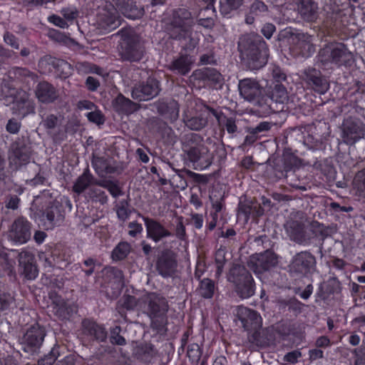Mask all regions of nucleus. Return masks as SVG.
<instances>
[{"label":"nucleus","instance_id":"39","mask_svg":"<svg viewBox=\"0 0 365 365\" xmlns=\"http://www.w3.org/2000/svg\"><path fill=\"white\" fill-rule=\"evenodd\" d=\"M48 269L43 274L41 281L43 286L50 288V292H56V289H60L63 287V281L62 277L58 274L51 273V269Z\"/></svg>","mask_w":365,"mask_h":365},{"label":"nucleus","instance_id":"21","mask_svg":"<svg viewBox=\"0 0 365 365\" xmlns=\"http://www.w3.org/2000/svg\"><path fill=\"white\" fill-rule=\"evenodd\" d=\"M97 24L99 29L105 33L110 32L117 29L121 24L120 16L116 9H104L97 16Z\"/></svg>","mask_w":365,"mask_h":365},{"label":"nucleus","instance_id":"62","mask_svg":"<svg viewBox=\"0 0 365 365\" xmlns=\"http://www.w3.org/2000/svg\"><path fill=\"white\" fill-rule=\"evenodd\" d=\"M48 21L61 29H66L69 26L64 18H62L56 14H52L51 16H48Z\"/></svg>","mask_w":365,"mask_h":365},{"label":"nucleus","instance_id":"51","mask_svg":"<svg viewBox=\"0 0 365 365\" xmlns=\"http://www.w3.org/2000/svg\"><path fill=\"white\" fill-rule=\"evenodd\" d=\"M215 262L216 265L215 274L220 277L224 269L225 264L227 262L225 258V252L223 250H218L215 252Z\"/></svg>","mask_w":365,"mask_h":365},{"label":"nucleus","instance_id":"13","mask_svg":"<svg viewBox=\"0 0 365 365\" xmlns=\"http://www.w3.org/2000/svg\"><path fill=\"white\" fill-rule=\"evenodd\" d=\"M121 49L123 59L130 62H140L145 55V47L133 36H128L123 38Z\"/></svg>","mask_w":365,"mask_h":365},{"label":"nucleus","instance_id":"64","mask_svg":"<svg viewBox=\"0 0 365 365\" xmlns=\"http://www.w3.org/2000/svg\"><path fill=\"white\" fill-rule=\"evenodd\" d=\"M351 353L355 356L354 365H365V353L362 349H354Z\"/></svg>","mask_w":365,"mask_h":365},{"label":"nucleus","instance_id":"11","mask_svg":"<svg viewBox=\"0 0 365 365\" xmlns=\"http://www.w3.org/2000/svg\"><path fill=\"white\" fill-rule=\"evenodd\" d=\"M365 137V124L359 118L349 116L341 125V138L348 145H354Z\"/></svg>","mask_w":365,"mask_h":365},{"label":"nucleus","instance_id":"26","mask_svg":"<svg viewBox=\"0 0 365 365\" xmlns=\"http://www.w3.org/2000/svg\"><path fill=\"white\" fill-rule=\"evenodd\" d=\"M147 237L155 242H158L163 238L171 236V232L160 222L148 217H143Z\"/></svg>","mask_w":365,"mask_h":365},{"label":"nucleus","instance_id":"41","mask_svg":"<svg viewBox=\"0 0 365 365\" xmlns=\"http://www.w3.org/2000/svg\"><path fill=\"white\" fill-rule=\"evenodd\" d=\"M217 287L215 282L209 278H204L200 281L197 287L199 295L206 299H212Z\"/></svg>","mask_w":365,"mask_h":365},{"label":"nucleus","instance_id":"18","mask_svg":"<svg viewBox=\"0 0 365 365\" xmlns=\"http://www.w3.org/2000/svg\"><path fill=\"white\" fill-rule=\"evenodd\" d=\"M160 92V82L153 78H148L145 82L140 83L132 91L133 98L138 101L152 99Z\"/></svg>","mask_w":365,"mask_h":365},{"label":"nucleus","instance_id":"32","mask_svg":"<svg viewBox=\"0 0 365 365\" xmlns=\"http://www.w3.org/2000/svg\"><path fill=\"white\" fill-rule=\"evenodd\" d=\"M141 302L140 297L136 298L135 296L124 294L117 303V310L119 314L126 318V311L140 310Z\"/></svg>","mask_w":365,"mask_h":365},{"label":"nucleus","instance_id":"19","mask_svg":"<svg viewBox=\"0 0 365 365\" xmlns=\"http://www.w3.org/2000/svg\"><path fill=\"white\" fill-rule=\"evenodd\" d=\"M237 317L245 330L247 331H254L257 334L262 327V317L255 310L240 307L237 309Z\"/></svg>","mask_w":365,"mask_h":365},{"label":"nucleus","instance_id":"60","mask_svg":"<svg viewBox=\"0 0 365 365\" xmlns=\"http://www.w3.org/2000/svg\"><path fill=\"white\" fill-rule=\"evenodd\" d=\"M187 159L193 164L197 163L201 158V151L197 146L190 147L185 150Z\"/></svg>","mask_w":365,"mask_h":365},{"label":"nucleus","instance_id":"48","mask_svg":"<svg viewBox=\"0 0 365 365\" xmlns=\"http://www.w3.org/2000/svg\"><path fill=\"white\" fill-rule=\"evenodd\" d=\"M115 210L118 218L123 222L126 221L132 212L129 202L127 200H120L115 205Z\"/></svg>","mask_w":365,"mask_h":365},{"label":"nucleus","instance_id":"3","mask_svg":"<svg viewBox=\"0 0 365 365\" xmlns=\"http://www.w3.org/2000/svg\"><path fill=\"white\" fill-rule=\"evenodd\" d=\"M238 50L242 58L251 69H259L267 63L269 48L266 41L258 34L242 36L238 41Z\"/></svg>","mask_w":365,"mask_h":365},{"label":"nucleus","instance_id":"15","mask_svg":"<svg viewBox=\"0 0 365 365\" xmlns=\"http://www.w3.org/2000/svg\"><path fill=\"white\" fill-rule=\"evenodd\" d=\"M158 274L164 278L173 277L178 267V255L171 249L163 250L158 255L156 264Z\"/></svg>","mask_w":365,"mask_h":365},{"label":"nucleus","instance_id":"29","mask_svg":"<svg viewBox=\"0 0 365 365\" xmlns=\"http://www.w3.org/2000/svg\"><path fill=\"white\" fill-rule=\"evenodd\" d=\"M19 265L23 268L22 274L26 279L32 280L38 276V269L32 254L22 252L19 257Z\"/></svg>","mask_w":365,"mask_h":365},{"label":"nucleus","instance_id":"9","mask_svg":"<svg viewBox=\"0 0 365 365\" xmlns=\"http://www.w3.org/2000/svg\"><path fill=\"white\" fill-rule=\"evenodd\" d=\"M46 335V331L43 326L38 323L31 325L19 339L21 349L31 355L38 353Z\"/></svg>","mask_w":365,"mask_h":365},{"label":"nucleus","instance_id":"38","mask_svg":"<svg viewBox=\"0 0 365 365\" xmlns=\"http://www.w3.org/2000/svg\"><path fill=\"white\" fill-rule=\"evenodd\" d=\"M158 110L161 115L171 121L179 116V105L174 100L160 102L158 106Z\"/></svg>","mask_w":365,"mask_h":365},{"label":"nucleus","instance_id":"20","mask_svg":"<svg viewBox=\"0 0 365 365\" xmlns=\"http://www.w3.org/2000/svg\"><path fill=\"white\" fill-rule=\"evenodd\" d=\"M82 334L89 340L97 342H106L108 332L103 324H98L96 321L86 318L81 322Z\"/></svg>","mask_w":365,"mask_h":365},{"label":"nucleus","instance_id":"22","mask_svg":"<svg viewBox=\"0 0 365 365\" xmlns=\"http://www.w3.org/2000/svg\"><path fill=\"white\" fill-rule=\"evenodd\" d=\"M304 81L309 87L319 94H324L329 84L322 72L314 68H308L304 71Z\"/></svg>","mask_w":365,"mask_h":365},{"label":"nucleus","instance_id":"57","mask_svg":"<svg viewBox=\"0 0 365 365\" xmlns=\"http://www.w3.org/2000/svg\"><path fill=\"white\" fill-rule=\"evenodd\" d=\"M85 115L89 122L98 125H103L105 123V116L100 110L88 112Z\"/></svg>","mask_w":365,"mask_h":365},{"label":"nucleus","instance_id":"28","mask_svg":"<svg viewBox=\"0 0 365 365\" xmlns=\"http://www.w3.org/2000/svg\"><path fill=\"white\" fill-rule=\"evenodd\" d=\"M239 91L241 96L250 102L255 101L261 93L258 82L250 78L240 81Z\"/></svg>","mask_w":365,"mask_h":365},{"label":"nucleus","instance_id":"52","mask_svg":"<svg viewBox=\"0 0 365 365\" xmlns=\"http://www.w3.org/2000/svg\"><path fill=\"white\" fill-rule=\"evenodd\" d=\"M59 346L53 347L51 351L38 361V365H53L57 360Z\"/></svg>","mask_w":365,"mask_h":365},{"label":"nucleus","instance_id":"30","mask_svg":"<svg viewBox=\"0 0 365 365\" xmlns=\"http://www.w3.org/2000/svg\"><path fill=\"white\" fill-rule=\"evenodd\" d=\"M192 64V58L189 54L180 53L170 62L168 69L175 74L186 76L191 71Z\"/></svg>","mask_w":365,"mask_h":365},{"label":"nucleus","instance_id":"7","mask_svg":"<svg viewBox=\"0 0 365 365\" xmlns=\"http://www.w3.org/2000/svg\"><path fill=\"white\" fill-rule=\"evenodd\" d=\"M39 259L43 262L45 269L57 268L64 269L72 262L71 251L67 248L55 247L46 249L38 255Z\"/></svg>","mask_w":365,"mask_h":365},{"label":"nucleus","instance_id":"34","mask_svg":"<svg viewBox=\"0 0 365 365\" xmlns=\"http://www.w3.org/2000/svg\"><path fill=\"white\" fill-rule=\"evenodd\" d=\"M318 4L314 0H299L298 11L307 21H314L317 18Z\"/></svg>","mask_w":365,"mask_h":365},{"label":"nucleus","instance_id":"42","mask_svg":"<svg viewBox=\"0 0 365 365\" xmlns=\"http://www.w3.org/2000/svg\"><path fill=\"white\" fill-rule=\"evenodd\" d=\"M96 185L106 189L113 198H118L124 194L118 180L104 179L98 180Z\"/></svg>","mask_w":365,"mask_h":365},{"label":"nucleus","instance_id":"6","mask_svg":"<svg viewBox=\"0 0 365 365\" xmlns=\"http://www.w3.org/2000/svg\"><path fill=\"white\" fill-rule=\"evenodd\" d=\"M192 87L200 90L209 88L218 90L224 84V77L216 68L205 67L195 70L190 76Z\"/></svg>","mask_w":365,"mask_h":365},{"label":"nucleus","instance_id":"45","mask_svg":"<svg viewBox=\"0 0 365 365\" xmlns=\"http://www.w3.org/2000/svg\"><path fill=\"white\" fill-rule=\"evenodd\" d=\"M121 13L128 19H138L144 14V9L137 5L136 1L130 0Z\"/></svg>","mask_w":365,"mask_h":365},{"label":"nucleus","instance_id":"55","mask_svg":"<svg viewBox=\"0 0 365 365\" xmlns=\"http://www.w3.org/2000/svg\"><path fill=\"white\" fill-rule=\"evenodd\" d=\"M250 14L259 16L267 11V6L262 1H255L250 9Z\"/></svg>","mask_w":365,"mask_h":365},{"label":"nucleus","instance_id":"40","mask_svg":"<svg viewBox=\"0 0 365 365\" xmlns=\"http://www.w3.org/2000/svg\"><path fill=\"white\" fill-rule=\"evenodd\" d=\"M115 110L122 114L129 115L138 109V105L123 95L119 94L115 100Z\"/></svg>","mask_w":365,"mask_h":365},{"label":"nucleus","instance_id":"31","mask_svg":"<svg viewBox=\"0 0 365 365\" xmlns=\"http://www.w3.org/2000/svg\"><path fill=\"white\" fill-rule=\"evenodd\" d=\"M288 99V95L286 87L282 83H275L273 89L271 91L270 96L266 100L267 102V113H271L276 112L277 110L272 106V103L283 104Z\"/></svg>","mask_w":365,"mask_h":365},{"label":"nucleus","instance_id":"36","mask_svg":"<svg viewBox=\"0 0 365 365\" xmlns=\"http://www.w3.org/2000/svg\"><path fill=\"white\" fill-rule=\"evenodd\" d=\"M282 161L283 164L282 175H284V172L287 173L292 170L300 168L302 165V159L293 153L291 148L284 150Z\"/></svg>","mask_w":365,"mask_h":365},{"label":"nucleus","instance_id":"46","mask_svg":"<svg viewBox=\"0 0 365 365\" xmlns=\"http://www.w3.org/2000/svg\"><path fill=\"white\" fill-rule=\"evenodd\" d=\"M16 307V299L11 293L0 289V312H10Z\"/></svg>","mask_w":365,"mask_h":365},{"label":"nucleus","instance_id":"49","mask_svg":"<svg viewBox=\"0 0 365 365\" xmlns=\"http://www.w3.org/2000/svg\"><path fill=\"white\" fill-rule=\"evenodd\" d=\"M122 328L116 325L110 329V341L112 344L124 346L126 344L125 339L120 334Z\"/></svg>","mask_w":365,"mask_h":365},{"label":"nucleus","instance_id":"59","mask_svg":"<svg viewBox=\"0 0 365 365\" xmlns=\"http://www.w3.org/2000/svg\"><path fill=\"white\" fill-rule=\"evenodd\" d=\"M252 212V207L249 205L240 204L237 211V217L240 219H243L245 222H247L251 217Z\"/></svg>","mask_w":365,"mask_h":365},{"label":"nucleus","instance_id":"2","mask_svg":"<svg viewBox=\"0 0 365 365\" xmlns=\"http://www.w3.org/2000/svg\"><path fill=\"white\" fill-rule=\"evenodd\" d=\"M195 25V18L191 11L185 8H178L173 12L170 22L169 35L173 39L179 41H187L185 49L193 51L199 43L200 38L193 36V26Z\"/></svg>","mask_w":365,"mask_h":365},{"label":"nucleus","instance_id":"12","mask_svg":"<svg viewBox=\"0 0 365 365\" xmlns=\"http://www.w3.org/2000/svg\"><path fill=\"white\" fill-rule=\"evenodd\" d=\"M31 236V223L24 217H18L11 224L8 237L14 245L26 243Z\"/></svg>","mask_w":365,"mask_h":365},{"label":"nucleus","instance_id":"10","mask_svg":"<svg viewBox=\"0 0 365 365\" xmlns=\"http://www.w3.org/2000/svg\"><path fill=\"white\" fill-rule=\"evenodd\" d=\"M315 256L309 251H301L292 258L289 265V271L299 276L309 277L316 269Z\"/></svg>","mask_w":365,"mask_h":365},{"label":"nucleus","instance_id":"44","mask_svg":"<svg viewBox=\"0 0 365 365\" xmlns=\"http://www.w3.org/2000/svg\"><path fill=\"white\" fill-rule=\"evenodd\" d=\"M333 15L334 21L332 23V29L345 32L347 26L350 24V14L348 15L344 11H339Z\"/></svg>","mask_w":365,"mask_h":365},{"label":"nucleus","instance_id":"50","mask_svg":"<svg viewBox=\"0 0 365 365\" xmlns=\"http://www.w3.org/2000/svg\"><path fill=\"white\" fill-rule=\"evenodd\" d=\"M202 355V349L200 346L196 343H192L188 345L187 356L192 364H197Z\"/></svg>","mask_w":365,"mask_h":365},{"label":"nucleus","instance_id":"43","mask_svg":"<svg viewBox=\"0 0 365 365\" xmlns=\"http://www.w3.org/2000/svg\"><path fill=\"white\" fill-rule=\"evenodd\" d=\"M131 245L125 241L120 242L113 250L111 257L113 261L118 262L125 259L131 252Z\"/></svg>","mask_w":365,"mask_h":365},{"label":"nucleus","instance_id":"23","mask_svg":"<svg viewBox=\"0 0 365 365\" xmlns=\"http://www.w3.org/2000/svg\"><path fill=\"white\" fill-rule=\"evenodd\" d=\"M64 219L63 205L57 200L51 202L42 213V220H46L44 225L46 229H52L59 225Z\"/></svg>","mask_w":365,"mask_h":365},{"label":"nucleus","instance_id":"14","mask_svg":"<svg viewBox=\"0 0 365 365\" xmlns=\"http://www.w3.org/2000/svg\"><path fill=\"white\" fill-rule=\"evenodd\" d=\"M38 66L45 69L44 72L53 73L62 79L67 78L73 71V68L68 62L51 56H45L41 58Z\"/></svg>","mask_w":365,"mask_h":365},{"label":"nucleus","instance_id":"53","mask_svg":"<svg viewBox=\"0 0 365 365\" xmlns=\"http://www.w3.org/2000/svg\"><path fill=\"white\" fill-rule=\"evenodd\" d=\"M288 310L297 316L302 312L304 304L295 297L289 299L286 302Z\"/></svg>","mask_w":365,"mask_h":365},{"label":"nucleus","instance_id":"47","mask_svg":"<svg viewBox=\"0 0 365 365\" xmlns=\"http://www.w3.org/2000/svg\"><path fill=\"white\" fill-rule=\"evenodd\" d=\"M243 0H220V11L223 16L230 17L232 12L237 10Z\"/></svg>","mask_w":365,"mask_h":365},{"label":"nucleus","instance_id":"24","mask_svg":"<svg viewBox=\"0 0 365 365\" xmlns=\"http://www.w3.org/2000/svg\"><path fill=\"white\" fill-rule=\"evenodd\" d=\"M48 296L51 299L52 312L59 319L67 320L73 317L76 312L74 307L68 304L56 292H49Z\"/></svg>","mask_w":365,"mask_h":365},{"label":"nucleus","instance_id":"35","mask_svg":"<svg viewBox=\"0 0 365 365\" xmlns=\"http://www.w3.org/2000/svg\"><path fill=\"white\" fill-rule=\"evenodd\" d=\"M98 181V180L95 179L90 170L87 168L80 176L78 177L73 185L72 190L73 192L81 195L90 185H96Z\"/></svg>","mask_w":365,"mask_h":365},{"label":"nucleus","instance_id":"58","mask_svg":"<svg viewBox=\"0 0 365 365\" xmlns=\"http://www.w3.org/2000/svg\"><path fill=\"white\" fill-rule=\"evenodd\" d=\"M208 110L210 113L216 118L220 129L226 124L227 121L230 120V117H227L222 111L213 108H209Z\"/></svg>","mask_w":365,"mask_h":365},{"label":"nucleus","instance_id":"27","mask_svg":"<svg viewBox=\"0 0 365 365\" xmlns=\"http://www.w3.org/2000/svg\"><path fill=\"white\" fill-rule=\"evenodd\" d=\"M341 290L340 282L336 277H331L319 284L316 297L324 302L329 301L335 294H339Z\"/></svg>","mask_w":365,"mask_h":365},{"label":"nucleus","instance_id":"8","mask_svg":"<svg viewBox=\"0 0 365 365\" xmlns=\"http://www.w3.org/2000/svg\"><path fill=\"white\" fill-rule=\"evenodd\" d=\"M141 309L155 324L154 319L163 317L168 312L166 299L156 292H148L140 297Z\"/></svg>","mask_w":365,"mask_h":365},{"label":"nucleus","instance_id":"5","mask_svg":"<svg viewBox=\"0 0 365 365\" xmlns=\"http://www.w3.org/2000/svg\"><path fill=\"white\" fill-rule=\"evenodd\" d=\"M227 280L233 284L237 294L242 299L250 298L255 293L253 277L243 265H233L227 274Z\"/></svg>","mask_w":365,"mask_h":365},{"label":"nucleus","instance_id":"54","mask_svg":"<svg viewBox=\"0 0 365 365\" xmlns=\"http://www.w3.org/2000/svg\"><path fill=\"white\" fill-rule=\"evenodd\" d=\"M187 126L191 130H200L207 125V120L202 117H192L187 120Z\"/></svg>","mask_w":365,"mask_h":365},{"label":"nucleus","instance_id":"61","mask_svg":"<svg viewBox=\"0 0 365 365\" xmlns=\"http://www.w3.org/2000/svg\"><path fill=\"white\" fill-rule=\"evenodd\" d=\"M272 77L276 83H282L287 80V75L284 71L278 66H274L272 68Z\"/></svg>","mask_w":365,"mask_h":365},{"label":"nucleus","instance_id":"25","mask_svg":"<svg viewBox=\"0 0 365 365\" xmlns=\"http://www.w3.org/2000/svg\"><path fill=\"white\" fill-rule=\"evenodd\" d=\"M10 160L16 169L26 165L31 160L30 148L24 142H14L11 145Z\"/></svg>","mask_w":365,"mask_h":365},{"label":"nucleus","instance_id":"33","mask_svg":"<svg viewBox=\"0 0 365 365\" xmlns=\"http://www.w3.org/2000/svg\"><path fill=\"white\" fill-rule=\"evenodd\" d=\"M36 96L42 103H52L57 99L58 92L52 84L42 81L37 85Z\"/></svg>","mask_w":365,"mask_h":365},{"label":"nucleus","instance_id":"16","mask_svg":"<svg viewBox=\"0 0 365 365\" xmlns=\"http://www.w3.org/2000/svg\"><path fill=\"white\" fill-rule=\"evenodd\" d=\"M105 280H108L106 295L110 299H117L125 286L123 271L114 267H109L106 269Z\"/></svg>","mask_w":365,"mask_h":365},{"label":"nucleus","instance_id":"37","mask_svg":"<svg viewBox=\"0 0 365 365\" xmlns=\"http://www.w3.org/2000/svg\"><path fill=\"white\" fill-rule=\"evenodd\" d=\"M157 354V350L152 344H141L135 349L136 359L145 364H150Z\"/></svg>","mask_w":365,"mask_h":365},{"label":"nucleus","instance_id":"4","mask_svg":"<svg viewBox=\"0 0 365 365\" xmlns=\"http://www.w3.org/2000/svg\"><path fill=\"white\" fill-rule=\"evenodd\" d=\"M319 62L330 68H349L354 62V54L344 42L330 41L323 45L318 55Z\"/></svg>","mask_w":365,"mask_h":365},{"label":"nucleus","instance_id":"17","mask_svg":"<svg viewBox=\"0 0 365 365\" xmlns=\"http://www.w3.org/2000/svg\"><path fill=\"white\" fill-rule=\"evenodd\" d=\"M276 255L270 250L252 255L248 261V266L255 274L268 271L277 264Z\"/></svg>","mask_w":365,"mask_h":365},{"label":"nucleus","instance_id":"56","mask_svg":"<svg viewBox=\"0 0 365 365\" xmlns=\"http://www.w3.org/2000/svg\"><path fill=\"white\" fill-rule=\"evenodd\" d=\"M303 143L308 149L312 150H319L322 146V140L315 138L312 135H307V136H304Z\"/></svg>","mask_w":365,"mask_h":365},{"label":"nucleus","instance_id":"1","mask_svg":"<svg viewBox=\"0 0 365 365\" xmlns=\"http://www.w3.org/2000/svg\"><path fill=\"white\" fill-rule=\"evenodd\" d=\"M9 76L13 78L9 88V96L12 98L13 113L21 118L35 113V105L29 98L27 91L34 83L37 76L26 68L14 67L9 71Z\"/></svg>","mask_w":365,"mask_h":365},{"label":"nucleus","instance_id":"63","mask_svg":"<svg viewBox=\"0 0 365 365\" xmlns=\"http://www.w3.org/2000/svg\"><path fill=\"white\" fill-rule=\"evenodd\" d=\"M302 357V352L299 349H296L287 352L283 357L285 362L290 364H295L298 361L299 359Z\"/></svg>","mask_w":365,"mask_h":365}]
</instances>
